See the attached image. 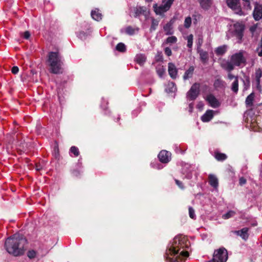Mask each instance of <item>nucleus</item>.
I'll list each match as a JSON object with an SVG mask.
<instances>
[{"label": "nucleus", "mask_w": 262, "mask_h": 262, "mask_svg": "<svg viewBox=\"0 0 262 262\" xmlns=\"http://www.w3.org/2000/svg\"><path fill=\"white\" fill-rule=\"evenodd\" d=\"M26 243L25 237L23 235L17 233L6 240L5 247L9 254L17 256L24 254V246Z\"/></svg>", "instance_id": "f257e3e1"}, {"label": "nucleus", "mask_w": 262, "mask_h": 262, "mask_svg": "<svg viewBox=\"0 0 262 262\" xmlns=\"http://www.w3.org/2000/svg\"><path fill=\"white\" fill-rule=\"evenodd\" d=\"M184 237L182 236H176L171 245L166 252V257L168 262H179L178 258L181 256L187 257L189 254L187 251H182L179 253L180 248L183 247Z\"/></svg>", "instance_id": "f03ea898"}, {"label": "nucleus", "mask_w": 262, "mask_h": 262, "mask_svg": "<svg viewBox=\"0 0 262 262\" xmlns=\"http://www.w3.org/2000/svg\"><path fill=\"white\" fill-rule=\"evenodd\" d=\"M227 259V251L225 248H220L214 251L212 260L208 262H226Z\"/></svg>", "instance_id": "7ed1b4c3"}, {"label": "nucleus", "mask_w": 262, "mask_h": 262, "mask_svg": "<svg viewBox=\"0 0 262 262\" xmlns=\"http://www.w3.org/2000/svg\"><path fill=\"white\" fill-rule=\"evenodd\" d=\"M200 92V84L194 83L187 93V98L189 101H193L196 99Z\"/></svg>", "instance_id": "20e7f679"}, {"label": "nucleus", "mask_w": 262, "mask_h": 262, "mask_svg": "<svg viewBox=\"0 0 262 262\" xmlns=\"http://www.w3.org/2000/svg\"><path fill=\"white\" fill-rule=\"evenodd\" d=\"M230 61L237 67L242 64L244 66L246 63V59L241 52L233 54L230 58Z\"/></svg>", "instance_id": "39448f33"}, {"label": "nucleus", "mask_w": 262, "mask_h": 262, "mask_svg": "<svg viewBox=\"0 0 262 262\" xmlns=\"http://www.w3.org/2000/svg\"><path fill=\"white\" fill-rule=\"evenodd\" d=\"M234 34L238 39V42L241 43L244 36V31L245 30V25L242 23H236L234 24Z\"/></svg>", "instance_id": "423d86ee"}, {"label": "nucleus", "mask_w": 262, "mask_h": 262, "mask_svg": "<svg viewBox=\"0 0 262 262\" xmlns=\"http://www.w3.org/2000/svg\"><path fill=\"white\" fill-rule=\"evenodd\" d=\"M228 7L233 10L235 13L242 15L243 12L240 4V0H226Z\"/></svg>", "instance_id": "0eeeda50"}, {"label": "nucleus", "mask_w": 262, "mask_h": 262, "mask_svg": "<svg viewBox=\"0 0 262 262\" xmlns=\"http://www.w3.org/2000/svg\"><path fill=\"white\" fill-rule=\"evenodd\" d=\"M158 157L161 162L166 164L170 161L171 159V154L170 151L166 150H162L159 153Z\"/></svg>", "instance_id": "6e6552de"}, {"label": "nucleus", "mask_w": 262, "mask_h": 262, "mask_svg": "<svg viewBox=\"0 0 262 262\" xmlns=\"http://www.w3.org/2000/svg\"><path fill=\"white\" fill-rule=\"evenodd\" d=\"M63 62L62 60H60V62L56 61L52 62L49 63L50 67V72L53 74H57L62 73V65Z\"/></svg>", "instance_id": "1a4fd4ad"}, {"label": "nucleus", "mask_w": 262, "mask_h": 262, "mask_svg": "<svg viewBox=\"0 0 262 262\" xmlns=\"http://www.w3.org/2000/svg\"><path fill=\"white\" fill-rule=\"evenodd\" d=\"M253 16L256 21L260 20L262 18V5L255 3L254 9L253 12Z\"/></svg>", "instance_id": "9d476101"}, {"label": "nucleus", "mask_w": 262, "mask_h": 262, "mask_svg": "<svg viewBox=\"0 0 262 262\" xmlns=\"http://www.w3.org/2000/svg\"><path fill=\"white\" fill-rule=\"evenodd\" d=\"M206 100L210 105L213 108H217L220 105L218 100L212 94L208 95L206 97Z\"/></svg>", "instance_id": "9b49d317"}, {"label": "nucleus", "mask_w": 262, "mask_h": 262, "mask_svg": "<svg viewBox=\"0 0 262 262\" xmlns=\"http://www.w3.org/2000/svg\"><path fill=\"white\" fill-rule=\"evenodd\" d=\"M168 74L172 79H176L178 75V69L174 64L169 62L168 64Z\"/></svg>", "instance_id": "f8f14e48"}, {"label": "nucleus", "mask_w": 262, "mask_h": 262, "mask_svg": "<svg viewBox=\"0 0 262 262\" xmlns=\"http://www.w3.org/2000/svg\"><path fill=\"white\" fill-rule=\"evenodd\" d=\"M48 60L49 63L53 61L60 62V60H61V57L59 55L58 52H50L49 53Z\"/></svg>", "instance_id": "ddd939ff"}, {"label": "nucleus", "mask_w": 262, "mask_h": 262, "mask_svg": "<svg viewBox=\"0 0 262 262\" xmlns=\"http://www.w3.org/2000/svg\"><path fill=\"white\" fill-rule=\"evenodd\" d=\"M255 80H256V82L257 89L259 92H261V86L260 85V78L262 76V70L260 68H258V69L256 70L255 73Z\"/></svg>", "instance_id": "4468645a"}, {"label": "nucleus", "mask_w": 262, "mask_h": 262, "mask_svg": "<svg viewBox=\"0 0 262 262\" xmlns=\"http://www.w3.org/2000/svg\"><path fill=\"white\" fill-rule=\"evenodd\" d=\"M209 183L215 190L217 189L219 186V180L213 174H210L208 176Z\"/></svg>", "instance_id": "2eb2a0df"}, {"label": "nucleus", "mask_w": 262, "mask_h": 262, "mask_svg": "<svg viewBox=\"0 0 262 262\" xmlns=\"http://www.w3.org/2000/svg\"><path fill=\"white\" fill-rule=\"evenodd\" d=\"M153 8L155 12L157 15H162L164 14L165 12L167 11L168 10L165 7L164 5L160 6L158 7V5L157 4H154L153 6Z\"/></svg>", "instance_id": "dca6fc26"}, {"label": "nucleus", "mask_w": 262, "mask_h": 262, "mask_svg": "<svg viewBox=\"0 0 262 262\" xmlns=\"http://www.w3.org/2000/svg\"><path fill=\"white\" fill-rule=\"evenodd\" d=\"M213 117V111L207 110L205 113L202 116L201 120L204 122H207L210 121Z\"/></svg>", "instance_id": "f3484780"}, {"label": "nucleus", "mask_w": 262, "mask_h": 262, "mask_svg": "<svg viewBox=\"0 0 262 262\" xmlns=\"http://www.w3.org/2000/svg\"><path fill=\"white\" fill-rule=\"evenodd\" d=\"M201 7L205 10H208L211 6L212 0H198Z\"/></svg>", "instance_id": "a211bd4d"}, {"label": "nucleus", "mask_w": 262, "mask_h": 262, "mask_svg": "<svg viewBox=\"0 0 262 262\" xmlns=\"http://www.w3.org/2000/svg\"><path fill=\"white\" fill-rule=\"evenodd\" d=\"M248 228H244L242 229L241 230H238L235 231V233L240 236L243 239L246 240L248 237Z\"/></svg>", "instance_id": "6ab92c4d"}, {"label": "nucleus", "mask_w": 262, "mask_h": 262, "mask_svg": "<svg viewBox=\"0 0 262 262\" xmlns=\"http://www.w3.org/2000/svg\"><path fill=\"white\" fill-rule=\"evenodd\" d=\"M254 97L255 95L253 93H251L247 97L245 101L247 107H252L253 106Z\"/></svg>", "instance_id": "aec40b11"}, {"label": "nucleus", "mask_w": 262, "mask_h": 262, "mask_svg": "<svg viewBox=\"0 0 262 262\" xmlns=\"http://www.w3.org/2000/svg\"><path fill=\"white\" fill-rule=\"evenodd\" d=\"M198 52L200 54L201 60L203 63H206L208 60V54L207 52L202 49H198Z\"/></svg>", "instance_id": "412c9836"}, {"label": "nucleus", "mask_w": 262, "mask_h": 262, "mask_svg": "<svg viewBox=\"0 0 262 262\" xmlns=\"http://www.w3.org/2000/svg\"><path fill=\"white\" fill-rule=\"evenodd\" d=\"M194 67L192 66H190L189 68V69L185 71V72L183 76V79L185 80H187V79L192 77L193 72H194Z\"/></svg>", "instance_id": "4be33fe9"}, {"label": "nucleus", "mask_w": 262, "mask_h": 262, "mask_svg": "<svg viewBox=\"0 0 262 262\" xmlns=\"http://www.w3.org/2000/svg\"><path fill=\"white\" fill-rule=\"evenodd\" d=\"M227 46L223 45L218 47L215 50V53L217 56H222L227 51Z\"/></svg>", "instance_id": "5701e85b"}, {"label": "nucleus", "mask_w": 262, "mask_h": 262, "mask_svg": "<svg viewBox=\"0 0 262 262\" xmlns=\"http://www.w3.org/2000/svg\"><path fill=\"white\" fill-rule=\"evenodd\" d=\"M215 158L219 161H223L227 158L226 154L220 152L219 151H215L214 154Z\"/></svg>", "instance_id": "b1692460"}, {"label": "nucleus", "mask_w": 262, "mask_h": 262, "mask_svg": "<svg viewBox=\"0 0 262 262\" xmlns=\"http://www.w3.org/2000/svg\"><path fill=\"white\" fill-rule=\"evenodd\" d=\"M91 16L94 19L97 21H99L102 19V14L99 12L98 9L92 10L91 12Z\"/></svg>", "instance_id": "393cba45"}, {"label": "nucleus", "mask_w": 262, "mask_h": 262, "mask_svg": "<svg viewBox=\"0 0 262 262\" xmlns=\"http://www.w3.org/2000/svg\"><path fill=\"white\" fill-rule=\"evenodd\" d=\"M135 60L137 63L142 65L146 61V57L143 54L137 55L136 56Z\"/></svg>", "instance_id": "a878e982"}, {"label": "nucleus", "mask_w": 262, "mask_h": 262, "mask_svg": "<svg viewBox=\"0 0 262 262\" xmlns=\"http://www.w3.org/2000/svg\"><path fill=\"white\" fill-rule=\"evenodd\" d=\"M172 29V24L170 22L167 23L163 27V29L166 32V35H171L173 34Z\"/></svg>", "instance_id": "bb28decb"}, {"label": "nucleus", "mask_w": 262, "mask_h": 262, "mask_svg": "<svg viewBox=\"0 0 262 262\" xmlns=\"http://www.w3.org/2000/svg\"><path fill=\"white\" fill-rule=\"evenodd\" d=\"M146 11V8L144 6H139L138 7H136L135 9V15L136 16H139L145 12Z\"/></svg>", "instance_id": "cd10ccee"}, {"label": "nucleus", "mask_w": 262, "mask_h": 262, "mask_svg": "<svg viewBox=\"0 0 262 262\" xmlns=\"http://www.w3.org/2000/svg\"><path fill=\"white\" fill-rule=\"evenodd\" d=\"M53 156L55 159L57 160V161L60 158L59 150L58 144H56L54 146Z\"/></svg>", "instance_id": "c85d7f7f"}, {"label": "nucleus", "mask_w": 262, "mask_h": 262, "mask_svg": "<svg viewBox=\"0 0 262 262\" xmlns=\"http://www.w3.org/2000/svg\"><path fill=\"white\" fill-rule=\"evenodd\" d=\"M224 84L225 82L223 80L220 79H217L214 81L213 85L215 89H217L224 88Z\"/></svg>", "instance_id": "c756f323"}, {"label": "nucleus", "mask_w": 262, "mask_h": 262, "mask_svg": "<svg viewBox=\"0 0 262 262\" xmlns=\"http://www.w3.org/2000/svg\"><path fill=\"white\" fill-rule=\"evenodd\" d=\"M232 91L237 93L238 91V77H235V79L233 81V82L232 84V87H231Z\"/></svg>", "instance_id": "7c9ffc66"}, {"label": "nucleus", "mask_w": 262, "mask_h": 262, "mask_svg": "<svg viewBox=\"0 0 262 262\" xmlns=\"http://www.w3.org/2000/svg\"><path fill=\"white\" fill-rule=\"evenodd\" d=\"M235 65L231 61H227L225 66H224V68L227 70L228 72H231L234 68Z\"/></svg>", "instance_id": "2f4dec72"}, {"label": "nucleus", "mask_w": 262, "mask_h": 262, "mask_svg": "<svg viewBox=\"0 0 262 262\" xmlns=\"http://www.w3.org/2000/svg\"><path fill=\"white\" fill-rule=\"evenodd\" d=\"M116 49L120 52H125L126 50L125 45L122 42H120L116 46Z\"/></svg>", "instance_id": "473e14b6"}, {"label": "nucleus", "mask_w": 262, "mask_h": 262, "mask_svg": "<svg viewBox=\"0 0 262 262\" xmlns=\"http://www.w3.org/2000/svg\"><path fill=\"white\" fill-rule=\"evenodd\" d=\"M158 25H159V20H158L155 18H152L151 25V26L150 28V31L152 32V31H155L157 29V27H158Z\"/></svg>", "instance_id": "72a5a7b5"}, {"label": "nucleus", "mask_w": 262, "mask_h": 262, "mask_svg": "<svg viewBox=\"0 0 262 262\" xmlns=\"http://www.w3.org/2000/svg\"><path fill=\"white\" fill-rule=\"evenodd\" d=\"M178 39L174 36H171L167 38L165 43L167 44H173L177 42Z\"/></svg>", "instance_id": "f704fd0d"}, {"label": "nucleus", "mask_w": 262, "mask_h": 262, "mask_svg": "<svg viewBox=\"0 0 262 262\" xmlns=\"http://www.w3.org/2000/svg\"><path fill=\"white\" fill-rule=\"evenodd\" d=\"M70 152L71 154H73L75 157H77L79 155V150L78 147L73 146L70 148Z\"/></svg>", "instance_id": "c9c22d12"}, {"label": "nucleus", "mask_w": 262, "mask_h": 262, "mask_svg": "<svg viewBox=\"0 0 262 262\" xmlns=\"http://www.w3.org/2000/svg\"><path fill=\"white\" fill-rule=\"evenodd\" d=\"M235 214V212L234 211L230 210L227 213L223 214L222 217L223 219L226 220L233 216Z\"/></svg>", "instance_id": "e433bc0d"}, {"label": "nucleus", "mask_w": 262, "mask_h": 262, "mask_svg": "<svg viewBox=\"0 0 262 262\" xmlns=\"http://www.w3.org/2000/svg\"><path fill=\"white\" fill-rule=\"evenodd\" d=\"M191 25V18L190 16L187 17L184 21V27L185 28H189Z\"/></svg>", "instance_id": "4c0bfd02"}, {"label": "nucleus", "mask_w": 262, "mask_h": 262, "mask_svg": "<svg viewBox=\"0 0 262 262\" xmlns=\"http://www.w3.org/2000/svg\"><path fill=\"white\" fill-rule=\"evenodd\" d=\"M187 47L189 48H191L193 45V35L190 34L187 37Z\"/></svg>", "instance_id": "58836bf2"}, {"label": "nucleus", "mask_w": 262, "mask_h": 262, "mask_svg": "<svg viewBox=\"0 0 262 262\" xmlns=\"http://www.w3.org/2000/svg\"><path fill=\"white\" fill-rule=\"evenodd\" d=\"M125 32L126 34L132 35L135 33V30L132 27L128 26L125 29Z\"/></svg>", "instance_id": "ea45409f"}, {"label": "nucleus", "mask_w": 262, "mask_h": 262, "mask_svg": "<svg viewBox=\"0 0 262 262\" xmlns=\"http://www.w3.org/2000/svg\"><path fill=\"white\" fill-rule=\"evenodd\" d=\"M168 92H173L176 90V86L173 82L169 83L168 85Z\"/></svg>", "instance_id": "a19ab883"}, {"label": "nucleus", "mask_w": 262, "mask_h": 262, "mask_svg": "<svg viewBox=\"0 0 262 262\" xmlns=\"http://www.w3.org/2000/svg\"><path fill=\"white\" fill-rule=\"evenodd\" d=\"M189 215L190 217L192 219L195 217L194 210L191 207H189Z\"/></svg>", "instance_id": "79ce46f5"}, {"label": "nucleus", "mask_w": 262, "mask_h": 262, "mask_svg": "<svg viewBox=\"0 0 262 262\" xmlns=\"http://www.w3.org/2000/svg\"><path fill=\"white\" fill-rule=\"evenodd\" d=\"M244 8L247 10H250L252 9V7L250 5V1L244 2Z\"/></svg>", "instance_id": "37998d69"}, {"label": "nucleus", "mask_w": 262, "mask_h": 262, "mask_svg": "<svg viewBox=\"0 0 262 262\" xmlns=\"http://www.w3.org/2000/svg\"><path fill=\"white\" fill-rule=\"evenodd\" d=\"M163 60V55L161 52H158L156 56V60L157 62L162 61Z\"/></svg>", "instance_id": "c03bdc74"}, {"label": "nucleus", "mask_w": 262, "mask_h": 262, "mask_svg": "<svg viewBox=\"0 0 262 262\" xmlns=\"http://www.w3.org/2000/svg\"><path fill=\"white\" fill-rule=\"evenodd\" d=\"M87 34L84 31H81L78 34V37L81 39L84 40L86 39Z\"/></svg>", "instance_id": "a18cd8bd"}, {"label": "nucleus", "mask_w": 262, "mask_h": 262, "mask_svg": "<svg viewBox=\"0 0 262 262\" xmlns=\"http://www.w3.org/2000/svg\"><path fill=\"white\" fill-rule=\"evenodd\" d=\"M36 252L34 250H31V251H28V256L30 258H34L36 256Z\"/></svg>", "instance_id": "49530a36"}, {"label": "nucleus", "mask_w": 262, "mask_h": 262, "mask_svg": "<svg viewBox=\"0 0 262 262\" xmlns=\"http://www.w3.org/2000/svg\"><path fill=\"white\" fill-rule=\"evenodd\" d=\"M174 0H168L166 3L164 4V6L167 8V9L169 10L170 8L171 5L172 4Z\"/></svg>", "instance_id": "de8ad7c7"}, {"label": "nucleus", "mask_w": 262, "mask_h": 262, "mask_svg": "<svg viewBox=\"0 0 262 262\" xmlns=\"http://www.w3.org/2000/svg\"><path fill=\"white\" fill-rule=\"evenodd\" d=\"M164 52H165V54L167 56H170L172 54V52H171V49H170V48L169 47H166L164 49Z\"/></svg>", "instance_id": "09e8293b"}, {"label": "nucleus", "mask_w": 262, "mask_h": 262, "mask_svg": "<svg viewBox=\"0 0 262 262\" xmlns=\"http://www.w3.org/2000/svg\"><path fill=\"white\" fill-rule=\"evenodd\" d=\"M260 49V51L258 52V55L259 56H262V37L261 38L260 41V47L259 48H258L257 50V51Z\"/></svg>", "instance_id": "8fccbe9b"}, {"label": "nucleus", "mask_w": 262, "mask_h": 262, "mask_svg": "<svg viewBox=\"0 0 262 262\" xmlns=\"http://www.w3.org/2000/svg\"><path fill=\"white\" fill-rule=\"evenodd\" d=\"M203 42V39L202 38H199L198 41L197 51L198 49H201V47Z\"/></svg>", "instance_id": "3c124183"}, {"label": "nucleus", "mask_w": 262, "mask_h": 262, "mask_svg": "<svg viewBox=\"0 0 262 262\" xmlns=\"http://www.w3.org/2000/svg\"><path fill=\"white\" fill-rule=\"evenodd\" d=\"M19 71V68L17 66H14L12 68L11 72L14 74H16Z\"/></svg>", "instance_id": "603ef678"}, {"label": "nucleus", "mask_w": 262, "mask_h": 262, "mask_svg": "<svg viewBox=\"0 0 262 262\" xmlns=\"http://www.w3.org/2000/svg\"><path fill=\"white\" fill-rule=\"evenodd\" d=\"M239 185L242 186L246 183V180L244 177L240 178L239 180Z\"/></svg>", "instance_id": "864d4df0"}, {"label": "nucleus", "mask_w": 262, "mask_h": 262, "mask_svg": "<svg viewBox=\"0 0 262 262\" xmlns=\"http://www.w3.org/2000/svg\"><path fill=\"white\" fill-rule=\"evenodd\" d=\"M33 168H34L36 171H39L42 169V165H34Z\"/></svg>", "instance_id": "5fc2aeb1"}, {"label": "nucleus", "mask_w": 262, "mask_h": 262, "mask_svg": "<svg viewBox=\"0 0 262 262\" xmlns=\"http://www.w3.org/2000/svg\"><path fill=\"white\" fill-rule=\"evenodd\" d=\"M257 26L254 25L250 27L249 30L252 33H253L256 30Z\"/></svg>", "instance_id": "6e6d98bb"}, {"label": "nucleus", "mask_w": 262, "mask_h": 262, "mask_svg": "<svg viewBox=\"0 0 262 262\" xmlns=\"http://www.w3.org/2000/svg\"><path fill=\"white\" fill-rule=\"evenodd\" d=\"M30 37V33L29 31H26L24 32V38L28 39Z\"/></svg>", "instance_id": "4d7b16f0"}, {"label": "nucleus", "mask_w": 262, "mask_h": 262, "mask_svg": "<svg viewBox=\"0 0 262 262\" xmlns=\"http://www.w3.org/2000/svg\"><path fill=\"white\" fill-rule=\"evenodd\" d=\"M157 72L158 75L160 77H162L164 73V71L163 69H159L157 71Z\"/></svg>", "instance_id": "13d9d810"}, {"label": "nucleus", "mask_w": 262, "mask_h": 262, "mask_svg": "<svg viewBox=\"0 0 262 262\" xmlns=\"http://www.w3.org/2000/svg\"><path fill=\"white\" fill-rule=\"evenodd\" d=\"M176 183L177 185L181 189H183L184 187L182 185V183L179 180H176Z\"/></svg>", "instance_id": "bf43d9fd"}, {"label": "nucleus", "mask_w": 262, "mask_h": 262, "mask_svg": "<svg viewBox=\"0 0 262 262\" xmlns=\"http://www.w3.org/2000/svg\"><path fill=\"white\" fill-rule=\"evenodd\" d=\"M235 76H234L233 75H232L231 73H228V78H229V79L230 80H232L233 79V78H234L235 79Z\"/></svg>", "instance_id": "052dcab7"}, {"label": "nucleus", "mask_w": 262, "mask_h": 262, "mask_svg": "<svg viewBox=\"0 0 262 262\" xmlns=\"http://www.w3.org/2000/svg\"><path fill=\"white\" fill-rule=\"evenodd\" d=\"M154 168L161 169L163 168V165H154Z\"/></svg>", "instance_id": "680f3d73"}, {"label": "nucleus", "mask_w": 262, "mask_h": 262, "mask_svg": "<svg viewBox=\"0 0 262 262\" xmlns=\"http://www.w3.org/2000/svg\"><path fill=\"white\" fill-rule=\"evenodd\" d=\"M244 84H247L248 85L250 84V79L249 77H247L246 79V81L244 80Z\"/></svg>", "instance_id": "e2e57ef3"}, {"label": "nucleus", "mask_w": 262, "mask_h": 262, "mask_svg": "<svg viewBox=\"0 0 262 262\" xmlns=\"http://www.w3.org/2000/svg\"><path fill=\"white\" fill-rule=\"evenodd\" d=\"M146 2H148V3H149V2H152V0H145Z\"/></svg>", "instance_id": "0e129e2a"}, {"label": "nucleus", "mask_w": 262, "mask_h": 262, "mask_svg": "<svg viewBox=\"0 0 262 262\" xmlns=\"http://www.w3.org/2000/svg\"><path fill=\"white\" fill-rule=\"evenodd\" d=\"M103 109L105 110L107 109V107L106 106H104V107H103Z\"/></svg>", "instance_id": "69168bd1"}, {"label": "nucleus", "mask_w": 262, "mask_h": 262, "mask_svg": "<svg viewBox=\"0 0 262 262\" xmlns=\"http://www.w3.org/2000/svg\"><path fill=\"white\" fill-rule=\"evenodd\" d=\"M244 2H248V1H250V0H243Z\"/></svg>", "instance_id": "338daca9"}, {"label": "nucleus", "mask_w": 262, "mask_h": 262, "mask_svg": "<svg viewBox=\"0 0 262 262\" xmlns=\"http://www.w3.org/2000/svg\"><path fill=\"white\" fill-rule=\"evenodd\" d=\"M189 106H190V107L191 108H192V105H191V104H189Z\"/></svg>", "instance_id": "774afa93"}]
</instances>
